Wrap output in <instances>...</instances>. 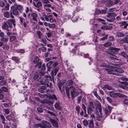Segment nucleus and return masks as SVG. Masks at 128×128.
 I'll return each mask as SVG.
<instances>
[{"label":"nucleus","mask_w":128,"mask_h":128,"mask_svg":"<svg viewBox=\"0 0 128 128\" xmlns=\"http://www.w3.org/2000/svg\"><path fill=\"white\" fill-rule=\"evenodd\" d=\"M112 109V107L108 105H107V106L104 110L106 115L107 116L109 115L111 113Z\"/></svg>","instance_id":"5"},{"label":"nucleus","mask_w":128,"mask_h":128,"mask_svg":"<svg viewBox=\"0 0 128 128\" xmlns=\"http://www.w3.org/2000/svg\"><path fill=\"white\" fill-rule=\"evenodd\" d=\"M53 63V62L52 61H50L48 63H47L46 64V66L47 67H49L50 66L51 64Z\"/></svg>","instance_id":"61"},{"label":"nucleus","mask_w":128,"mask_h":128,"mask_svg":"<svg viewBox=\"0 0 128 128\" xmlns=\"http://www.w3.org/2000/svg\"><path fill=\"white\" fill-rule=\"evenodd\" d=\"M101 28L102 30H110L112 28V27L110 26L104 25L101 27Z\"/></svg>","instance_id":"23"},{"label":"nucleus","mask_w":128,"mask_h":128,"mask_svg":"<svg viewBox=\"0 0 128 128\" xmlns=\"http://www.w3.org/2000/svg\"><path fill=\"white\" fill-rule=\"evenodd\" d=\"M124 34L122 32H117L116 36L118 37H122L124 36Z\"/></svg>","instance_id":"37"},{"label":"nucleus","mask_w":128,"mask_h":128,"mask_svg":"<svg viewBox=\"0 0 128 128\" xmlns=\"http://www.w3.org/2000/svg\"><path fill=\"white\" fill-rule=\"evenodd\" d=\"M89 104H90V107L93 108V109H94V106L93 104V103L92 102V101L90 102H89Z\"/></svg>","instance_id":"57"},{"label":"nucleus","mask_w":128,"mask_h":128,"mask_svg":"<svg viewBox=\"0 0 128 128\" xmlns=\"http://www.w3.org/2000/svg\"><path fill=\"white\" fill-rule=\"evenodd\" d=\"M120 24L121 26H124V28H126L127 26H128V24L125 22H122L120 23Z\"/></svg>","instance_id":"29"},{"label":"nucleus","mask_w":128,"mask_h":128,"mask_svg":"<svg viewBox=\"0 0 128 128\" xmlns=\"http://www.w3.org/2000/svg\"><path fill=\"white\" fill-rule=\"evenodd\" d=\"M8 40V38L7 36H6L0 39V41L4 43L7 42Z\"/></svg>","instance_id":"24"},{"label":"nucleus","mask_w":128,"mask_h":128,"mask_svg":"<svg viewBox=\"0 0 128 128\" xmlns=\"http://www.w3.org/2000/svg\"><path fill=\"white\" fill-rule=\"evenodd\" d=\"M8 3L10 4H12L14 3V6L15 5V4H17L16 2V0H8Z\"/></svg>","instance_id":"45"},{"label":"nucleus","mask_w":128,"mask_h":128,"mask_svg":"<svg viewBox=\"0 0 128 128\" xmlns=\"http://www.w3.org/2000/svg\"><path fill=\"white\" fill-rule=\"evenodd\" d=\"M41 123L35 124L34 127L36 128H38V127L41 128H46V127L50 128L51 127L50 124L46 121L43 120L42 121Z\"/></svg>","instance_id":"1"},{"label":"nucleus","mask_w":128,"mask_h":128,"mask_svg":"<svg viewBox=\"0 0 128 128\" xmlns=\"http://www.w3.org/2000/svg\"><path fill=\"white\" fill-rule=\"evenodd\" d=\"M74 82L72 80H68L66 82L67 85L68 86L71 85L73 84Z\"/></svg>","instance_id":"41"},{"label":"nucleus","mask_w":128,"mask_h":128,"mask_svg":"<svg viewBox=\"0 0 128 128\" xmlns=\"http://www.w3.org/2000/svg\"><path fill=\"white\" fill-rule=\"evenodd\" d=\"M12 59L13 60H14L17 63L20 60L16 56H13L12 57Z\"/></svg>","instance_id":"34"},{"label":"nucleus","mask_w":128,"mask_h":128,"mask_svg":"<svg viewBox=\"0 0 128 128\" xmlns=\"http://www.w3.org/2000/svg\"><path fill=\"white\" fill-rule=\"evenodd\" d=\"M50 122L52 124L54 127L58 128V125L56 121L54 119H51L50 120Z\"/></svg>","instance_id":"17"},{"label":"nucleus","mask_w":128,"mask_h":128,"mask_svg":"<svg viewBox=\"0 0 128 128\" xmlns=\"http://www.w3.org/2000/svg\"><path fill=\"white\" fill-rule=\"evenodd\" d=\"M48 26L50 28L54 29L55 28L56 26L55 24H50V23L48 24Z\"/></svg>","instance_id":"36"},{"label":"nucleus","mask_w":128,"mask_h":128,"mask_svg":"<svg viewBox=\"0 0 128 128\" xmlns=\"http://www.w3.org/2000/svg\"><path fill=\"white\" fill-rule=\"evenodd\" d=\"M2 88V90L4 92H7L8 91V89L5 86H3Z\"/></svg>","instance_id":"52"},{"label":"nucleus","mask_w":128,"mask_h":128,"mask_svg":"<svg viewBox=\"0 0 128 128\" xmlns=\"http://www.w3.org/2000/svg\"><path fill=\"white\" fill-rule=\"evenodd\" d=\"M19 18L20 19V24L21 25H22V24H23V22H24L26 20L20 16L19 17Z\"/></svg>","instance_id":"43"},{"label":"nucleus","mask_w":128,"mask_h":128,"mask_svg":"<svg viewBox=\"0 0 128 128\" xmlns=\"http://www.w3.org/2000/svg\"><path fill=\"white\" fill-rule=\"evenodd\" d=\"M58 86L59 90H60L61 92H62L61 87L62 86V84L61 82H59L58 84Z\"/></svg>","instance_id":"56"},{"label":"nucleus","mask_w":128,"mask_h":128,"mask_svg":"<svg viewBox=\"0 0 128 128\" xmlns=\"http://www.w3.org/2000/svg\"><path fill=\"white\" fill-rule=\"evenodd\" d=\"M69 88H70V93L71 95H73V92L76 91L75 87L74 86H70Z\"/></svg>","instance_id":"19"},{"label":"nucleus","mask_w":128,"mask_h":128,"mask_svg":"<svg viewBox=\"0 0 128 128\" xmlns=\"http://www.w3.org/2000/svg\"><path fill=\"white\" fill-rule=\"evenodd\" d=\"M6 84V81L4 80H2L0 82V87Z\"/></svg>","instance_id":"49"},{"label":"nucleus","mask_w":128,"mask_h":128,"mask_svg":"<svg viewBox=\"0 0 128 128\" xmlns=\"http://www.w3.org/2000/svg\"><path fill=\"white\" fill-rule=\"evenodd\" d=\"M10 31H6L7 32V35L8 36H10L12 34V30L11 29H10Z\"/></svg>","instance_id":"60"},{"label":"nucleus","mask_w":128,"mask_h":128,"mask_svg":"<svg viewBox=\"0 0 128 128\" xmlns=\"http://www.w3.org/2000/svg\"><path fill=\"white\" fill-rule=\"evenodd\" d=\"M123 85H120V87L123 89L127 90L128 89V82H123L122 83Z\"/></svg>","instance_id":"11"},{"label":"nucleus","mask_w":128,"mask_h":128,"mask_svg":"<svg viewBox=\"0 0 128 128\" xmlns=\"http://www.w3.org/2000/svg\"><path fill=\"white\" fill-rule=\"evenodd\" d=\"M112 1H110L109 2L106 4V5L108 6H110L114 4H118L120 0H111Z\"/></svg>","instance_id":"7"},{"label":"nucleus","mask_w":128,"mask_h":128,"mask_svg":"<svg viewBox=\"0 0 128 128\" xmlns=\"http://www.w3.org/2000/svg\"><path fill=\"white\" fill-rule=\"evenodd\" d=\"M16 22L15 20L12 19H10L8 20H7V23L8 24L10 28L11 29L12 27V24H13L14 26H16Z\"/></svg>","instance_id":"6"},{"label":"nucleus","mask_w":128,"mask_h":128,"mask_svg":"<svg viewBox=\"0 0 128 128\" xmlns=\"http://www.w3.org/2000/svg\"><path fill=\"white\" fill-rule=\"evenodd\" d=\"M70 18V15L66 14L64 16V18L65 20H68Z\"/></svg>","instance_id":"53"},{"label":"nucleus","mask_w":128,"mask_h":128,"mask_svg":"<svg viewBox=\"0 0 128 128\" xmlns=\"http://www.w3.org/2000/svg\"><path fill=\"white\" fill-rule=\"evenodd\" d=\"M106 70L107 71L108 73L109 74H114V72H115L114 69H112L109 68H106Z\"/></svg>","instance_id":"18"},{"label":"nucleus","mask_w":128,"mask_h":128,"mask_svg":"<svg viewBox=\"0 0 128 128\" xmlns=\"http://www.w3.org/2000/svg\"><path fill=\"white\" fill-rule=\"evenodd\" d=\"M33 5L35 7L38 8H40L42 6L41 2L40 1L38 2L36 4L34 2V3Z\"/></svg>","instance_id":"20"},{"label":"nucleus","mask_w":128,"mask_h":128,"mask_svg":"<svg viewBox=\"0 0 128 128\" xmlns=\"http://www.w3.org/2000/svg\"><path fill=\"white\" fill-rule=\"evenodd\" d=\"M93 110L92 108L89 106L88 109V113L89 115L91 114L93 112Z\"/></svg>","instance_id":"28"},{"label":"nucleus","mask_w":128,"mask_h":128,"mask_svg":"<svg viewBox=\"0 0 128 128\" xmlns=\"http://www.w3.org/2000/svg\"><path fill=\"white\" fill-rule=\"evenodd\" d=\"M84 58H88L89 59H90V61H92V60L91 59V58H89V54H84Z\"/></svg>","instance_id":"59"},{"label":"nucleus","mask_w":128,"mask_h":128,"mask_svg":"<svg viewBox=\"0 0 128 128\" xmlns=\"http://www.w3.org/2000/svg\"><path fill=\"white\" fill-rule=\"evenodd\" d=\"M120 50V48H110L109 49L110 52L116 54H118V51Z\"/></svg>","instance_id":"10"},{"label":"nucleus","mask_w":128,"mask_h":128,"mask_svg":"<svg viewBox=\"0 0 128 128\" xmlns=\"http://www.w3.org/2000/svg\"><path fill=\"white\" fill-rule=\"evenodd\" d=\"M6 118L8 120H12L14 119V116L12 114H10L9 115L7 116L6 117Z\"/></svg>","instance_id":"14"},{"label":"nucleus","mask_w":128,"mask_h":128,"mask_svg":"<svg viewBox=\"0 0 128 128\" xmlns=\"http://www.w3.org/2000/svg\"><path fill=\"white\" fill-rule=\"evenodd\" d=\"M120 54L124 58H126V57H127V56H128L126 54V53L124 52H121Z\"/></svg>","instance_id":"50"},{"label":"nucleus","mask_w":128,"mask_h":128,"mask_svg":"<svg viewBox=\"0 0 128 128\" xmlns=\"http://www.w3.org/2000/svg\"><path fill=\"white\" fill-rule=\"evenodd\" d=\"M54 107L56 109L59 110H61L62 109V107L60 106V103L58 102L55 104Z\"/></svg>","instance_id":"15"},{"label":"nucleus","mask_w":128,"mask_h":128,"mask_svg":"<svg viewBox=\"0 0 128 128\" xmlns=\"http://www.w3.org/2000/svg\"><path fill=\"white\" fill-rule=\"evenodd\" d=\"M42 65V62H40L36 65V66H38L39 68H41V66Z\"/></svg>","instance_id":"63"},{"label":"nucleus","mask_w":128,"mask_h":128,"mask_svg":"<svg viewBox=\"0 0 128 128\" xmlns=\"http://www.w3.org/2000/svg\"><path fill=\"white\" fill-rule=\"evenodd\" d=\"M39 58L38 57L36 56L34 60V62L35 64H37L39 62Z\"/></svg>","instance_id":"40"},{"label":"nucleus","mask_w":128,"mask_h":128,"mask_svg":"<svg viewBox=\"0 0 128 128\" xmlns=\"http://www.w3.org/2000/svg\"><path fill=\"white\" fill-rule=\"evenodd\" d=\"M28 23V22L27 20H26L23 22V24H23L24 27H26V26Z\"/></svg>","instance_id":"48"},{"label":"nucleus","mask_w":128,"mask_h":128,"mask_svg":"<svg viewBox=\"0 0 128 128\" xmlns=\"http://www.w3.org/2000/svg\"><path fill=\"white\" fill-rule=\"evenodd\" d=\"M78 16H73V17L72 18V21L74 22H76L78 20Z\"/></svg>","instance_id":"33"},{"label":"nucleus","mask_w":128,"mask_h":128,"mask_svg":"<svg viewBox=\"0 0 128 128\" xmlns=\"http://www.w3.org/2000/svg\"><path fill=\"white\" fill-rule=\"evenodd\" d=\"M36 33L38 35V37L40 39L41 38L42 34L41 32L40 31H37L36 32Z\"/></svg>","instance_id":"47"},{"label":"nucleus","mask_w":128,"mask_h":128,"mask_svg":"<svg viewBox=\"0 0 128 128\" xmlns=\"http://www.w3.org/2000/svg\"><path fill=\"white\" fill-rule=\"evenodd\" d=\"M47 108L48 109L51 110H53V107L52 106L50 105H48L47 106Z\"/></svg>","instance_id":"62"},{"label":"nucleus","mask_w":128,"mask_h":128,"mask_svg":"<svg viewBox=\"0 0 128 128\" xmlns=\"http://www.w3.org/2000/svg\"><path fill=\"white\" fill-rule=\"evenodd\" d=\"M99 64V66L102 67H107V65H106L105 63L102 62V63H100Z\"/></svg>","instance_id":"46"},{"label":"nucleus","mask_w":128,"mask_h":128,"mask_svg":"<svg viewBox=\"0 0 128 128\" xmlns=\"http://www.w3.org/2000/svg\"><path fill=\"white\" fill-rule=\"evenodd\" d=\"M101 114H100V115H99L98 116H96V118L98 120V121H100L101 120V118H102V116L101 115Z\"/></svg>","instance_id":"55"},{"label":"nucleus","mask_w":128,"mask_h":128,"mask_svg":"<svg viewBox=\"0 0 128 128\" xmlns=\"http://www.w3.org/2000/svg\"><path fill=\"white\" fill-rule=\"evenodd\" d=\"M16 38L15 36H12L10 38V42H12L15 40Z\"/></svg>","instance_id":"54"},{"label":"nucleus","mask_w":128,"mask_h":128,"mask_svg":"<svg viewBox=\"0 0 128 128\" xmlns=\"http://www.w3.org/2000/svg\"><path fill=\"white\" fill-rule=\"evenodd\" d=\"M2 48L4 50H8L9 48V46L7 44H5L3 46Z\"/></svg>","instance_id":"44"},{"label":"nucleus","mask_w":128,"mask_h":128,"mask_svg":"<svg viewBox=\"0 0 128 128\" xmlns=\"http://www.w3.org/2000/svg\"><path fill=\"white\" fill-rule=\"evenodd\" d=\"M9 5L8 4L6 5L4 8L2 10V12H3V10H9Z\"/></svg>","instance_id":"32"},{"label":"nucleus","mask_w":128,"mask_h":128,"mask_svg":"<svg viewBox=\"0 0 128 128\" xmlns=\"http://www.w3.org/2000/svg\"><path fill=\"white\" fill-rule=\"evenodd\" d=\"M52 15H49L48 16H46L45 18V20L47 21H49L50 22L52 23L54 22L55 20L52 18Z\"/></svg>","instance_id":"13"},{"label":"nucleus","mask_w":128,"mask_h":128,"mask_svg":"<svg viewBox=\"0 0 128 128\" xmlns=\"http://www.w3.org/2000/svg\"><path fill=\"white\" fill-rule=\"evenodd\" d=\"M120 43L121 44L124 43L128 44V36H126L125 37L120 40Z\"/></svg>","instance_id":"9"},{"label":"nucleus","mask_w":128,"mask_h":128,"mask_svg":"<svg viewBox=\"0 0 128 128\" xmlns=\"http://www.w3.org/2000/svg\"><path fill=\"white\" fill-rule=\"evenodd\" d=\"M3 29L6 30V31H10V29H9V26L8 24L7 23L5 22H3V24L2 26Z\"/></svg>","instance_id":"8"},{"label":"nucleus","mask_w":128,"mask_h":128,"mask_svg":"<svg viewBox=\"0 0 128 128\" xmlns=\"http://www.w3.org/2000/svg\"><path fill=\"white\" fill-rule=\"evenodd\" d=\"M102 88L104 90H105L106 89H107L109 90H112V88L111 87L109 86L106 85H104V86L102 87Z\"/></svg>","instance_id":"27"},{"label":"nucleus","mask_w":128,"mask_h":128,"mask_svg":"<svg viewBox=\"0 0 128 128\" xmlns=\"http://www.w3.org/2000/svg\"><path fill=\"white\" fill-rule=\"evenodd\" d=\"M108 36V35L107 34H106V35H105V36H104V37L101 38L100 39V40H104L106 39L107 38Z\"/></svg>","instance_id":"58"},{"label":"nucleus","mask_w":128,"mask_h":128,"mask_svg":"<svg viewBox=\"0 0 128 128\" xmlns=\"http://www.w3.org/2000/svg\"><path fill=\"white\" fill-rule=\"evenodd\" d=\"M46 48L44 47H42L41 48H39L38 49V50L39 53H41L42 50L43 52H44L46 51Z\"/></svg>","instance_id":"25"},{"label":"nucleus","mask_w":128,"mask_h":128,"mask_svg":"<svg viewBox=\"0 0 128 128\" xmlns=\"http://www.w3.org/2000/svg\"><path fill=\"white\" fill-rule=\"evenodd\" d=\"M112 44L111 42H107L103 44V46L105 47H107L108 46H111Z\"/></svg>","instance_id":"30"},{"label":"nucleus","mask_w":128,"mask_h":128,"mask_svg":"<svg viewBox=\"0 0 128 128\" xmlns=\"http://www.w3.org/2000/svg\"><path fill=\"white\" fill-rule=\"evenodd\" d=\"M94 124L92 120L90 121L89 124V127L90 128H93L94 127Z\"/></svg>","instance_id":"39"},{"label":"nucleus","mask_w":128,"mask_h":128,"mask_svg":"<svg viewBox=\"0 0 128 128\" xmlns=\"http://www.w3.org/2000/svg\"><path fill=\"white\" fill-rule=\"evenodd\" d=\"M115 72H116L120 73H123L124 72V70L122 69L117 68L114 69Z\"/></svg>","instance_id":"26"},{"label":"nucleus","mask_w":128,"mask_h":128,"mask_svg":"<svg viewBox=\"0 0 128 128\" xmlns=\"http://www.w3.org/2000/svg\"><path fill=\"white\" fill-rule=\"evenodd\" d=\"M96 111L98 110L100 112V114H102V108L100 104L98 103L97 105V106L96 108Z\"/></svg>","instance_id":"16"},{"label":"nucleus","mask_w":128,"mask_h":128,"mask_svg":"<svg viewBox=\"0 0 128 128\" xmlns=\"http://www.w3.org/2000/svg\"><path fill=\"white\" fill-rule=\"evenodd\" d=\"M0 118H1L2 120V123L3 124H6V123L5 122V121L6 120L3 115L2 114H1L0 115Z\"/></svg>","instance_id":"35"},{"label":"nucleus","mask_w":128,"mask_h":128,"mask_svg":"<svg viewBox=\"0 0 128 128\" xmlns=\"http://www.w3.org/2000/svg\"><path fill=\"white\" fill-rule=\"evenodd\" d=\"M116 16V14L115 12L109 13L107 16L108 18L106 19L107 21L109 22H113L115 20V17Z\"/></svg>","instance_id":"2"},{"label":"nucleus","mask_w":128,"mask_h":128,"mask_svg":"<svg viewBox=\"0 0 128 128\" xmlns=\"http://www.w3.org/2000/svg\"><path fill=\"white\" fill-rule=\"evenodd\" d=\"M84 125L85 126H86L88 124V122L87 120H84L83 122Z\"/></svg>","instance_id":"64"},{"label":"nucleus","mask_w":128,"mask_h":128,"mask_svg":"<svg viewBox=\"0 0 128 128\" xmlns=\"http://www.w3.org/2000/svg\"><path fill=\"white\" fill-rule=\"evenodd\" d=\"M66 94L68 97L70 98V88L68 87H66Z\"/></svg>","instance_id":"31"},{"label":"nucleus","mask_w":128,"mask_h":128,"mask_svg":"<svg viewBox=\"0 0 128 128\" xmlns=\"http://www.w3.org/2000/svg\"><path fill=\"white\" fill-rule=\"evenodd\" d=\"M14 6H16L15 8L20 12L23 10V6L20 4H16Z\"/></svg>","instance_id":"12"},{"label":"nucleus","mask_w":128,"mask_h":128,"mask_svg":"<svg viewBox=\"0 0 128 128\" xmlns=\"http://www.w3.org/2000/svg\"><path fill=\"white\" fill-rule=\"evenodd\" d=\"M3 13V16L4 17L7 18H9L10 17V14L9 12L7 11H6Z\"/></svg>","instance_id":"21"},{"label":"nucleus","mask_w":128,"mask_h":128,"mask_svg":"<svg viewBox=\"0 0 128 128\" xmlns=\"http://www.w3.org/2000/svg\"><path fill=\"white\" fill-rule=\"evenodd\" d=\"M114 91H112L110 92L109 94L110 97L114 98L116 97V93L114 92Z\"/></svg>","instance_id":"22"},{"label":"nucleus","mask_w":128,"mask_h":128,"mask_svg":"<svg viewBox=\"0 0 128 128\" xmlns=\"http://www.w3.org/2000/svg\"><path fill=\"white\" fill-rule=\"evenodd\" d=\"M31 19L30 20V22L34 24L36 23L35 22H34L33 20L34 21L37 22L38 20V16L37 14L36 13L32 12L31 13Z\"/></svg>","instance_id":"4"},{"label":"nucleus","mask_w":128,"mask_h":128,"mask_svg":"<svg viewBox=\"0 0 128 128\" xmlns=\"http://www.w3.org/2000/svg\"><path fill=\"white\" fill-rule=\"evenodd\" d=\"M14 6H12L11 7V10H10V18H13L14 16L13 15L17 16L19 14L18 11L15 8H14Z\"/></svg>","instance_id":"3"},{"label":"nucleus","mask_w":128,"mask_h":128,"mask_svg":"<svg viewBox=\"0 0 128 128\" xmlns=\"http://www.w3.org/2000/svg\"><path fill=\"white\" fill-rule=\"evenodd\" d=\"M50 98L53 100H57V98L56 97V95L54 94H52L50 96Z\"/></svg>","instance_id":"51"},{"label":"nucleus","mask_w":128,"mask_h":128,"mask_svg":"<svg viewBox=\"0 0 128 128\" xmlns=\"http://www.w3.org/2000/svg\"><path fill=\"white\" fill-rule=\"evenodd\" d=\"M118 96L120 98H124L126 97V96L124 94H121L118 93H116V96Z\"/></svg>","instance_id":"38"},{"label":"nucleus","mask_w":128,"mask_h":128,"mask_svg":"<svg viewBox=\"0 0 128 128\" xmlns=\"http://www.w3.org/2000/svg\"><path fill=\"white\" fill-rule=\"evenodd\" d=\"M79 94V92H73V95H71L72 98L73 97L76 96H78Z\"/></svg>","instance_id":"42"}]
</instances>
